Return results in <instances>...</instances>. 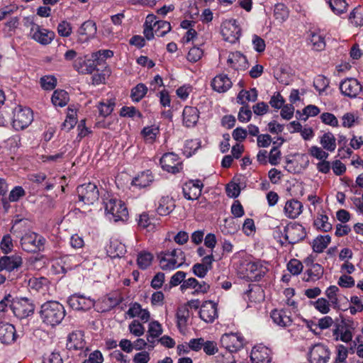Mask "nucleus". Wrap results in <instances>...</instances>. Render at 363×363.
I'll return each mask as SVG.
<instances>
[{
	"mask_svg": "<svg viewBox=\"0 0 363 363\" xmlns=\"http://www.w3.org/2000/svg\"><path fill=\"white\" fill-rule=\"evenodd\" d=\"M47 284V279L44 277H33L28 281V286L30 289L40 291Z\"/></svg>",
	"mask_w": 363,
	"mask_h": 363,
	"instance_id": "nucleus-53",
	"label": "nucleus"
},
{
	"mask_svg": "<svg viewBox=\"0 0 363 363\" xmlns=\"http://www.w3.org/2000/svg\"><path fill=\"white\" fill-rule=\"evenodd\" d=\"M338 285L341 287L351 288L354 286V279L347 275H342L338 280Z\"/></svg>",
	"mask_w": 363,
	"mask_h": 363,
	"instance_id": "nucleus-64",
	"label": "nucleus"
},
{
	"mask_svg": "<svg viewBox=\"0 0 363 363\" xmlns=\"http://www.w3.org/2000/svg\"><path fill=\"white\" fill-rule=\"evenodd\" d=\"M199 317L206 323H213L218 317L217 304L211 301H205L201 306Z\"/></svg>",
	"mask_w": 363,
	"mask_h": 363,
	"instance_id": "nucleus-15",
	"label": "nucleus"
},
{
	"mask_svg": "<svg viewBox=\"0 0 363 363\" xmlns=\"http://www.w3.org/2000/svg\"><path fill=\"white\" fill-rule=\"evenodd\" d=\"M10 308L13 314L19 318H24L32 315L35 310L34 304L27 298L13 300Z\"/></svg>",
	"mask_w": 363,
	"mask_h": 363,
	"instance_id": "nucleus-7",
	"label": "nucleus"
},
{
	"mask_svg": "<svg viewBox=\"0 0 363 363\" xmlns=\"http://www.w3.org/2000/svg\"><path fill=\"white\" fill-rule=\"evenodd\" d=\"M320 119L322 122L326 125H329L333 127H337L338 125V121L333 113L328 112L323 113L320 116Z\"/></svg>",
	"mask_w": 363,
	"mask_h": 363,
	"instance_id": "nucleus-57",
	"label": "nucleus"
},
{
	"mask_svg": "<svg viewBox=\"0 0 363 363\" xmlns=\"http://www.w3.org/2000/svg\"><path fill=\"white\" fill-rule=\"evenodd\" d=\"M120 116L128 118H133L134 116H138V118L143 117L142 113L134 106L122 107L120 111Z\"/></svg>",
	"mask_w": 363,
	"mask_h": 363,
	"instance_id": "nucleus-49",
	"label": "nucleus"
},
{
	"mask_svg": "<svg viewBox=\"0 0 363 363\" xmlns=\"http://www.w3.org/2000/svg\"><path fill=\"white\" fill-rule=\"evenodd\" d=\"M25 195V191L21 186H16L9 194L10 201H17L20 198Z\"/></svg>",
	"mask_w": 363,
	"mask_h": 363,
	"instance_id": "nucleus-62",
	"label": "nucleus"
},
{
	"mask_svg": "<svg viewBox=\"0 0 363 363\" xmlns=\"http://www.w3.org/2000/svg\"><path fill=\"white\" fill-rule=\"evenodd\" d=\"M15 327L9 323H0V341L3 344L9 345L16 340Z\"/></svg>",
	"mask_w": 363,
	"mask_h": 363,
	"instance_id": "nucleus-18",
	"label": "nucleus"
},
{
	"mask_svg": "<svg viewBox=\"0 0 363 363\" xmlns=\"http://www.w3.org/2000/svg\"><path fill=\"white\" fill-rule=\"evenodd\" d=\"M97 30L96 24H81L78 29V33L87 37L93 36Z\"/></svg>",
	"mask_w": 363,
	"mask_h": 363,
	"instance_id": "nucleus-50",
	"label": "nucleus"
},
{
	"mask_svg": "<svg viewBox=\"0 0 363 363\" xmlns=\"http://www.w3.org/2000/svg\"><path fill=\"white\" fill-rule=\"evenodd\" d=\"M157 259L162 270H172L180 267L185 262L186 257L181 249H173L161 252Z\"/></svg>",
	"mask_w": 363,
	"mask_h": 363,
	"instance_id": "nucleus-2",
	"label": "nucleus"
},
{
	"mask_svg": "<svg viewBox=\"0 0 363 363\" xmlns=\"http://www.w3.org/2000/svg\"><path fill=\"white\" fill-rule=\"evenodd\" d=\"M359 123V117L352 113H346L342 116V125L345 128H351L354 123Z\"/></svg>",
	"mask_w": 363,
	"mask_h": 363,
	"instance_id": "nucleus-52",
	"label": "nucleus"
},
{
	"mask_svg": "<svg viewBox=\"0 0 363 363\" xmlns=\"http://www.w3.org/2000/svg\"><path fill=\"white\" fill-rule=\"evenodd\" d=\"M45 242V239L35 233L26 234L21 239L22 248L28 252L40 251L43 248Z\"/></svg>",
	"mask_w": 363,
	"mask_h": 363,
	"instance_id": "nucleus-6",
	"label": "nucleus"
},
{
	"mask_svg": "<svg viewBox=\"0 0 363 363\" xmlns=\"http://www.w3.org/2000/svg\"><path fill=\"white\" fill-rule=\"evenodd\" d=\"M310 42L313 44V49L322 50L325 46L324 38L319 34L311 32L309 38Z\"/></svg>",
	"mask_w": 363,
	"mask_h": 363,
	"instance_id": "nucleus-47",
	"label": "nucleus"
},
{
	"mask_svg": "<svg viewBox=\"0 0 363 363\" xmlns=\"http://www.w3.org/2000/svg\"><path fill=\"white\" fill-rule=\"evenodd\" d=\"M274 16L277 21H285L289 16L288 8L284 4H277L274 6Z\"/></svg>",
	"mask_w": 363,
	"mask_h": 363,
	"instance_id": "nucleus-38",
	"label": "nucleus"
},
{
	"mask_svg": "<svg viewBox=\"0 0 363 363\" xmlns=\"http://www.w3.org/2000/svg\"><path fill=\"white\" fill-rule=\"evenodd\" d=\"M340 325H336V328L333 330V336L335 340H340L342 342H348L352 340V335L350 330L345 329Z\"/></svg>",
	"mask_w": 363,
	"mask_h": 363,
	"instance_id": "nucleus-34",
	"label": "nucleus"
},
{
	"mask_svg": "<svg viewBox=\"0 0 363 363\" xmlns=\"http://www.w3.org/2000/svg\"><path fill=\"white\" fill-rule=\"evenodd\" d=\"M320 143L323 149L333 152L336 148V139L330 132L324 133L320 140Z\"/></svg>",
	"mask_w": 363,
	"mask_h": 363,
	"instance_id": "nucleus-30",
	"label": "nucleus"
},
{
	"mask_svg": "<svg viewBox=\"0 0 363 363\" xmlns=\"http://www.w3.org/2000/svg\"><path fill=\"white\" fill-rule=\"evenodd\" d=\"M12 113V125L17 130L28 127L33 121V111L29 108L18 105L13 109Z\"/></svg>",
	"mask_w": 363,
	"mask_h": 363,
	"instance_id": "nucleus-3",
	"label": "nucleus"
},
{
	"mask_svg": "<svg viewBox=\"0 0 363 363\" xmlns=\"http://www.w3.org/2000/svg\"><path fill=\"white\" fill-rule=\"evenodd\" d=\"M148 333L147 340L153 343L152 340L155 337H158L162 333L161 325L157 321H152L149 324Z\"/></svg>",
	"mask_w": 363,
	"mask_h": 363,
	"instance_id": "nucleus-37",
	"label": "nucleus"
},
{
	"mask_svg": "<svg viewBox=\"0 0 363 363\" xmlns=\"http://www.w3.org/2000/svg\"><path fill=\"white\" fill-rule=\"evenodd\" d=\"M148 89L143 83H140L131 89L130 98L134 102H139L147 94Z\"/></svg>",
	"mask_w": 363,
	"mask_h": 363,
	"instance_id": "nucleus-35",
	"label": "nucleus"
},
{
	"mask_svg": "<svg viewBox=\"0 0 363 363\" xmlns=\"http://www.w3.org/2000/svg\"><path fill=\"white\" fill-rule=\"evenodd\" d=\"M341 93L350 98H355L362 90V85L354 78H348L340 83Z\"/></svg>",
	"mask_w": 363,
	"mask_h": 363,
	"instance_id": "nucleus-12",
	"label": "nucleus"
},
{
	"mask_svg": "<svg viewBox=\"0 0 363 363\" xmlns=\"http://www.w3.org/2000/svg\"><path fill=\"white\" fill-rule=\"evenodd\" d=\"M138 225L143 228H153V224L152 223V218L146 213H143L140 216L138 220Z\"/></svg>",
	"mask_w": 363,
	"mask_h": 363,
	"instance_id": "nucleus-61",
	"label": "nucleus"
},
{
	"mask_svg": "<svg viewBox=\"0 0 363 363\" xmlns=\"http://www.w3.org/2000/svg\"><path fill=\"white\" fill-rule=\"evenodd\" d=\"M314 225L323 232H328L332 229V224L328 222V217L324 214H318L314 220Z\"/></svg>",
	"mask_w": 363,
	"mask_h": 363,
	"instance_id": "nucleus-36",
	"label": "nucleus"
},
{
	"mask_svg": "<svg viewBox=\"0 0 363 363\" xmlns=\"http://www.w3.org/2000/svg\"><path fill=\"white\" fill-rule=\"evenodd\" d=\"M69 306L77 311H86L94 305L92 300L83 296L72 295L68 299Z\"/></svg>",
	"mask_w": 363,
	"mask_h": 363,
	"instance_id": "nucleus-21",
	"label": "nucleus"
},
{
	"mask_svg": "<svg viewBox=\"0 0 363 363\" xmlns=\"http://www.w3.org/2000/svg\"><path fill=\"white\" fill-rule=\"evenodd\" d=\"M235 53H238L239 56L235 59L236 65H233V67L237 70L245 69L247 65V60L246 57L240 52H235Z\"/></svg>",
	"mask_w": 363,
	"mask_h": 363,
	"instance_id": "nucleus-60",
	"label": "nucleus"
},
{
	"mask_svg": "<svg viewBox=\"0 0 363 363\" xmlns=\"http://www.w3.org/2000/svg\"><path fill=\"white\" fill-rule=\"evenodd\" d=\"M257 91L255 88L250 89V91L241 90L237 97L238 103L240 104H247L246 101H244V98H245L246 101L255 102L257 99Z\"/></svg>",
	"mask_w": 363,
	"mask_h": 363,
	"instance_id": "nucleus-31",
	"label": "nucleus"
},
{
	"mask_svg": "<svg viewBox=\"0 0 363 363\" xmlns=\"http://www.w3.org/2000/svg\"><path fill=\"white\" fill-rule=\"evenodd\" d=\"M152 255L149 252H141L138 255L137 263L141 269H146L151 264Z\"/></svg>",
	"mask_w": 363,
	"mask_h": 363,
	"instance_id": "nucleus-44",
	"label": "nucleus"
},
{
	"mask_svg": "<svg viewBox=\"0 0 363 363\" xmlns=\"http://www.w3.org/2000/svg\"><path fill=\"white\" fill-rule=\"evenodd\" d=\"M177 326L181 330L182 328H185L189 317V311L186 306H181L178 307L177 311Z\"/></svg>",
	"mask_w": 363,
	"mask_h": 363,
	"instance_id": "nucleus-32",
	"label": "nucleus"
},
{
	"mask_svg": "<svg viewBox=\"0 0 363 363\" xmlns=\"http://www.w3.org/2000/svg\"><path fill=\"white\" fill-rule=\"evenodd\" d=\"M232 84L230 79L223 74L216 76L211 82L213 89L218 93L226 92Z\"/></svg>",
	"mask_w": 363,
	"mask_h": 363,
	"instance_id": "nucleus-22",
	"label": "nucleus"
},
{
	"mask_svg": "<svg viewBox=\"0 0 363 363\" xmlns=\"http://www.w3.org/2000/svg\"><path fill=\"white\" fill-rule=\"evenodd\" d=\"M158 133L159 128L154 125L145 127L141 131V134L144 138L146 140H149L150 143L154 141Z\"/></svg>",
	"mask_w": 363,
	"mask_h": 363,
	"instance_id": "nucleus-48",
	"label": "nucleus"
},
{
	"mask_svg": "<svg viewBox=\"0 0 363 363\" xmlns=\"http://www.w3.org/2000/svg\"><path fill=\"white\" fill-rule=\"evenodd\" d=\"M199 111L196 107L185 106L183 111V123L189 128L194 126L199 120Z\"/></svg>",
	"mask_w": 363,
	"mask_h": 363,
	"instance_id": "nucleus-24",
	"label": "nucleus"
},
{
	"mask_svg": "<svg viewBox=\"0 0 363 363\" xmlns=\"http://www.w3.org/2000/svg\"><path fill=\"white\" fill-rule=\"evenodd\" d=\"M41 87L45 90H52L57 86V79L53 75H46L40 79Z\"/></svg>",
	"mask_w": 363,
	"mask_h": 363,
	"instance_id": "nucleus-43",
	"label": "nucleus"
},
{
	"mask_svg": "<svg viewBox=\"0 0 363 363\" xmlns=\"http://www.w3.org/2000/svg\"><path fill=\"white\" fill-rule=\"evenodd\" d=\"M328 86V79L323 75L318 76L317 79L314 82V86L320 93L325 91Z\"/></svg>",
	"mask_w": 363,
	"mask_h": 363,
	"instance_id": "nucleus-59",
	"label": "nucleus"
},
{
	"mask_svg": "<svg viewBox=\"0 0 363 363\" xmlns=\"http://www.w3.org/2000/svg\"><path fill=\"white\" fill-rule=\"evenodd\" d=\"M250 359L252 363H269L272 359L270 351L266 347H254Z\"/></svg>",
	"mask_w": 363,
	"mask_h": 363,
	"instance_id": "nucleus-20",
	"label": "nucleus"
},
{
	"mask_svg": "<svg viewBox=\"0 0 363 363\" xmlns=\"http://www.w3.org/2000/svg\"><path fill=\"white\" fill-rule=\"evenodd\" d=\"M77 191L79 200L84 204H93L99 199V189L94 183L82 184L77 188Z\"/></svg>",
	"mask_w": 363,
	"mask_h": 363,
	"instance_id": "nucleus-5",
	"label": "nucleus"
},
{
	"mask_svg": "<svg viewBox=\"0 0 363 363\" xmlns=\"http://www.w3.org/2000/svg\"><path fill=\"white\" fill-rule=\"evenodd\" d=\"M309 154L320 160H326L329 154L326 152H325L322 148L318 147V146H312L309 149Z\"/></svg>",
	"mask_w": 363,
	"mask_h": 363,
	"instance_id": "nucleus-56",
	"label": "nucleus"
},
{
	"mask_svg": "<svg viewBox=\"0 0 363 363\" xmlns=\"http://www.w3.org/2000/svg\"><path fill=\"white\" fill-rule=\"evenodd\" d=\"M310 304L323 314L329 313L330 310L329 301L324 298H320L315 301H310Z\"/></svg>",
	"mask_w": 363,
	"mask_h": 363,
	"instance_id": "nucleus-45",
	"label": "nucleus"
},
{
	"mask_svg": "<svg viewBox=\"0 0 363 363\" xmlns=\"http://www.w3.org/2000/svg\"><path fill=\"white\" fill-rule=\"evenodd\" d=\"M330 352L327 347L322 344L315 345L309 352L311 363H327L330 359Z\"/></svg>",
	"mask_w": 363,
	"mask_h": 363,
	"instance_id": "nucleus-11",
	"label": "nucleus"
},
{
	"mask_svg": "<svg viewBox=\"0 0 363 363\" xmlns=\"http://www.w3.org/2000/svg\"><path fill=\"white\" fill-rule=\"evenodd\" d=\"M30 36L32 39L42 45H48L53 40L55 33L36 24L31 28Z\"/></svg>",
	"mask_w": 363,
	"mask_h": 363,
	"instance_id": "nucleus-14",
	"label": "nucleus"
},
{
	"mask_svg": "<svg viewBox=\"0 0 363 363\" xmlns=\"http://www.w3.org/2000/svg\"><path fill=\"white\" fill-rule=\"evenodd\" d=\"M105 203V211L111 216L115 222L127 220L128 217V209L125 203L116 199H109Z\"/></svg>",
	"mask_w": 363,
	"mask_h": 363,
	"instance_id": "nucleus-4",
	"label": "nucleus"
},
{
	"mask_svg": "<svg viewBox=\"0 0 363 363\" xmlns=\"http://www.w3.org/2000/svg\"><path fill=\"white\" fill-rule=\"evenodd\" d=\"M330 235H319L313 242V250L317 253L323 252L330 242Z\"/></svg>",
	"mask_w": 363,
	"mask_h": 363,
	"instance_id": "nucleus-33",
	"label": "nucleus"
},
{
	"mask_svg": "<svg viewBox=\"0 0 363 363\" xmlns=\"http://www.w3.org/2000/svg\"><path fill=\"white\" fill-rule=\"evenodd\" d=\"M200 147V142L197 140H187L183 149V153L186 157H191Z\"/></svg>",
	"mask_w": 363,
	"mask_h": 363,
	"instance_id": "nucleus-40",
	"label": "nucleus"
},
{
	"mask_svg": "<svg viewBox=\"0 0 363 363\" xmlns=\"http://www.w3.org/2000/svg\"><path fill=\"white\" fill-rule=\"evenodd\" d=\"M115 104V99H108L106 103L100 102L99 104L100 115L104 117L110 115L113 111Z\"/></svg>",
	"mask_w": 363,
	"mask_h": 363,
	"instance_id": "nucleus-42",
	"label": "nucleus"
},
{
	"mask_svg": "<svg viewBox=\"0 0 363 363\" xmlns=\"http://www.w3.org/2000/svg\"><path fill=\"white\" fill-rule=\"evenodd\" d=\"M329 6L335 13L340 14L346 11L347 4L345 0H330Z\"/></svg>",
	"mask_w": 363,
	"mask_h": 363,
	"instance_id": "nucleus-46",
	"label": "nucleus"
},
{
	"mask_svg": "<svg viewBox=\"0 0 363 363\" xmlns=\"http://www.w3.org/2000/svg\"><path fill=\"white\" fill-rule=\"evenodd\" d=\"M302 203L296 199L286 201L284 206L285 215L289 218H297L302 212Z\"/></svg>",
	"mask_w": 363,
	"mask_h": 363,
	"instance_id": "nucleus-25",
	"label": "nucleus"
},
{
	"mask_svg": "<svg viewBox=\"0 0 363 363\" xmlns=\"http://www.w3.org/2000/svg\"><path fill=\"white\" fill-rule=\"evenodd\" d=\"M251 117L252 111L249 106L247 104H244V106L240 108L238 113V120L242 123H246L250 120Z\"/></svg>",
	"mask_w": 363,
	"mask_h": 363,
	"instance_id": "nucleus-55",
	"label": "nucleus"
},
{
	"mask_svg": "<svg viewBox=\"0 0 363 363\" xmlns=\"http://www.w3.org/2000/svg\"><path fill=\"white\" fill-rule=\"evenodd\" d=\"M160 164L164 170L173 174L179 172L182 169L178 156L173 152L164 154L160 159Z\"/></svg>",
	"mask_w": 363,
	"mask_h": 363,
	"instance_id": "nucleus-10",
	"label": "nucleus"
},
{
	"mask_svg": "<svg viewBox=\"0 0 363 363\" xmlns=\"http://www.w3.org/2000/svg\"><path fill=\"white\" fill-rule=\"evenodd\" d=\"M77 123V119L72 113H68L67 118L62 124V129L69 131Z\"/></svg>",
	"mask_w": 363,
	"mask_h": 363,
	"instance_id": "nucleus-63",
	"label": "nucleus"
},
{
	"mask_svg": "<svg viewBox=\"0 0 363 363\" xmlns=\"http://www.w3.org/2000/svg\"><path fill=\"white\" fill-rule=\"evenodd\" d=\"M323 272V267L320 264L315 263L306 271L305 274L308 277H304L303 279L307 282L318 280L322 277Z\"/></svg>",
	"mask_w": 363,
	"mask_h": 363,
	"instance_id": "nucleus-27",
	"label": "nucleus"
},
{
	"mask_svg": "<svg viewBox=\"0 0 363 363\" xmlns=\"http://www.w3.org/2000/svg\"><path fill=\"white\" fill-rule=\"evenodd\" d=\"M129 330L133 335L137 337L143 335L145 333L144 326L138 320H136L132 321L129 325Z\"/></svg>",
	"mask_w": 363,
	"mask_h": 363,
	"instance_id": "nucleus-54",
	"label": "nucleus"
},
{
	"mask_svg": "<svg viewBox=\"0 0 363 363\" xmlns=\"http://www.w3.org/2000/svg\"><path fill=\"white\" fill-rule=\"evenodd\" d=\"M203 187V184L201 180H191L183 186L184 196L188 200H196L201 195Z\"/></svg>",
	"mask_w": 363,
	"mask_h": 363,
	"instance_id": "nucleus-13",
	"label": "nucleus"
},
{
	"mask_svg": "<svg viewBox=\"0 0 363 363\" xmlns=\"http://www.w3.org/2000/svg\"><path fill=\"white\" fill-rule=\"evenodd\" d=\"M73 66L76 71L82 74H89L94 70H99L96 68L94 60H91V58L87 59L86 57H77L74 62Z\"/></svg>",
	"mask_w": 363,
	"mask_h": 363,
	"instance_id": "nucleus-16",
	"label": "nucleus"
},
{
	"mask_svg": "<svg viewBox=\"0 0 363 363\" xmlns=\"http://www.w3.org/2000/svg\"><path fill=\"white\" fill-rule=\"evenodd\" d=\"M271 318L277 325L285 328L292 323L291 312L285 309H274L271 312Z\"/></svg>",
	"mask_w": 363,
	"mask_h": 363,
	"instance_id": "nucleus-19",
	"label": "nucleus"
},
{
	"mask_svg": "<svg viewBox=\"0 0 363 363\" xmlns=\"http://www.w3.org/2000/svg\"><path fill=\"white\" fill-rule=\"evenodd\" d=\"M303 264L296 259H292L287 264V269L293 275L299 274L303 270Z\"/></svg>",
	"mask_w": 363,
	"mask_h": 363,
	"instance_id": "nucleus-51",
	"label": "nucleus"
},
{
	"mask_svg": "<svg viewBox=\"0 0 363 363\" xmlns=\"http://www.w3.org/2000/svg\"><path fill=\"white\" fill-rule=\"evenodd\" d=\"M51 100L54 106L64 107L67 104L69 97L66 91L57 89L54 91Z\"/></svg>",
	"mask_w": 363,
	"mask_h": 363,
	"instance_id": "nucleus-28",
	"label": "nucleus"
},
{
	"mask_svg": "<svg viewBox=\"0 0 363 363\" xmlns=\"http://www.w3.org/2000/svg\"><path fill=\"white\" fill-rule=\"evenodd\" d=\"M203 55V50L197 47L191 48L187 55V59L190 62H196L199 60Z\"/></svg>",
	"mask_w": 363,
	"mask_h": 363,
	"instance_id": "nucleus-58",
	"label": "nucleus"
},
{
	"mask_svg": "<svg viewBox=\"0 0 363 363\" xmlns=\"http://www.w3.org/2000/svg\"><path fill=\"white\" fill-rule=\"evenodd\" d=\"M153 181V176L150 171L142 172L138 174L132 180V185L138 186L139 188H144L149 186Z\"/></svg>",
	"mask_w": 363,
	"mask_h": 363,
	"instance_id": "nucleus-26",
	"label": "nucleus"
},
{
	"mask_svg": "<svg viewBox=\"0 0 363 363\" xmlns=\"http://www.w3.org/2000/svg\"><path fill=\"white\" fill-rule=\"evenodd\" d=\"M221 345L230 352H236L242 348L244 338L238 333L224 334L220 338Z\"/></svg>",
	"mask_w": 363,
	"mask_h": 363,
	"instance_id": "nucleus-9",
	"label": "nucleus"
},
{
	"mask_svg": "<svg viewBox=\"0 0 363 363\" xmlns=\"http://www.w3.org/2000/svg\"><path fill=\"white\" fill-rule=\"evenodd\" d=\"M247 277L251 281H259L266 274V269L255 262H249L246 267Z\"/></svg>",
	"mask_w": 363,
	"mask_h": 363,
	"instance_id": "nucleus-23",
	"label": "nucleus"
},
{
	"mask_svg": "<svg viewBox=\"0 0 363 363\" xmlns=\"http://www.w3.org/2000/svg\"><path fill=\"white\" fill-rule=\"evenodd\" d=\"M284 238L289 244L294 245L306 237L305 228L299 223L288 225L284 228Z\"/></svg>",
	"mask_w": 363,
	"mask_h": 363,
	"instance_id": "nucleus-8",
	"label": "nucleus"
},
{
	"mask_svg": "<svg viewBox=\"0 0 363 363\" xmlns=\"http://www.w3.org/2000/svg\"><path fill=\"white\" fill-rule=\"evenodd\" d=\"M83 347V342L80 338L78 337V335L75 333H72L67 337V342L66 347L67 350H78Z\"/></svg>",
	"mask_w": 363,
	"mask_h": 363,
	"instance_id": "nucleus-39",
	"label": "nucleus"
},
{
	"mask_svg": "<svg viewBox=\"0 0 363 363\" xmlns=\"http://www.w3.org/2000/svg\"><path fill=\"white\" fill-rule=\"evenodd\" d=\"M43 323L51 326L60 324L65 316L64 306L58 301H49L44 303L40 311Z\"/></svg>",
	"mask_w": 363,
	"mask_h": 363,
	"instance_id": "nucleus-1",
	"label": "nucleus"
},
{
	"mask_svg": "<svg viewBox=\"0 0 363 363\" xmlns=\"http://www.w3.org/2000/svg\"><path fill=\"white\" fill-rule=\"evenodd\" d=\"M4 269L8 272H11L18 268L21 264V261L17 257H2Z\"/></svg>",
	"mask_w": 363,
	"mask_h": 363,
	"instance_id": "nucleus-41",
	"label": "nucleus"
},
{
	"mask_svg": "<svg viewBox=\"0 0 363 363\" xmlns=\"http://www.w3.org/2000/svg\"><path fill=\"white\" fill-rule=\"evenodd\" d=\"M220 33L224 40L235 43L240 36L241 28L238 24H223Z\"/></svg>",
	"mask_w": 363,
	"mask_h": 363,
	"instance_id": "nucleus-17",
	"label": "nucleus"
},
{
	"mask_svg": "<svg viewBox=\"0 0 363 363\" xmlns=\"http://www.w3.org/2000/svg\"><path fill=\"white\" fill-rule=\"evenodd\" d=\"M175 208L174 201L169 197H162L157 208V212L160 216H167Z\"/></svg>",
	"mask_w": 363,
	"mask_h": 363,
	"instance_id": "nucleus-29",
	"label": "nucleus"
}]
</instances>
